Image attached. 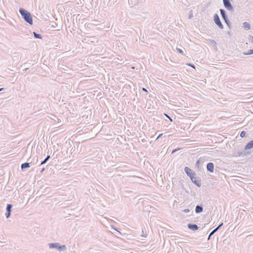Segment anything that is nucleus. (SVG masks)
Listing matches in <instances>:
<instances>
[{"instance_id":"obj_28","label":"nucleus","mask_w":253,"mask_h":253,"mask_svg":"<svg viewBox=\"0 0 253 253\" xmlns=\"http://www.w3.org/2000/svg\"><path fill=\"white\" fill-rule=\"evenodd\" d=\"M211 42L212 44H216V42L214 40H211Z\"/></svg>"},{"instance_id":"obj_33","label":"nucleus","mask_w":253,"mask_h":253,"mask_svg":"<svg viewBox=\"0 0 253 253\" xmlns=\"http://www.w3.org/2000/svg\"><path fill=\"white\" fill-rule=\"evenodd\" d=\"M44 170H45V168H42L41 169V170L40 172L42 173V172H43V171Z\"/></svg>"},{"instance_id":"obj_8","label":"nucleus","mask_w":253,"mask_h":253,"mask_svg":"<svg viewBox=\"0 0 253 253\" xmlns=\"http://www.w3.org/2000/svg\"><path fill=\"white\" fill-rule=\"evenodd\" d=\"M191 181H192L193 183H194L198 187H199L201 186V180L199 179V178L195 177V176L192 177V180H191Z\"/></svg>"},{"instance_id":"obj_16","label":"nucleus","mask_w":253,"mask_h":253,"mask_svg":"<svg viewBox=\"0 0 253 253\" xmlns=\"http://www.w3.org/2000/svg\"><path fill=\"white\" fill-rule=\"evenodd\" d=\"M34 34V37L36 39H42V36L41 34H38L36 32H34L33 33Z\"/></svg>"},{"instance_id":"obj_13","label":"nucleus","mask_w":253,"mask_h":253,"mask_svg":"<svg viewBox=\"0 0 253 253\" xmlns=\"http://www.w3.org/2000/svg\"><path fill=\"white\" fill-rule=\"evenodd\" d=\"M30 163L27 162L22 164L21 166V168L22 170H23L25 169L30 168Z\"/></svg>"},{"instance_id":"obj_3","label":"nucleus","mask_w":253,"mask_h":253,"mask_svg":"<svg viewBox=\"0 0 253 253\" xmlns=\"http://www.w3.org/2000/svg\"><path fill=\"white\" fill-rule=\"evenodd\" d=\"M49 247L50 249H57L59 251H64L66 250L65 245L60 246L59 243H50L49 244Z\"/></svg>"},{"instance_id":"obj_27","label":"nucleus","mask_w":253,"mask_h":253,"mask_svg":"<svg viewBox=\"0 0 253 253\" xmlns=\"http://www.w3.org/2000/svg\"><path fill=\"white\" fill-rule=\"evenodd\" d=\"M188 65L191 67L192 68H195V65L193 64L189 63Z\"/></svg>"},{"instance_id":"obj_6","label":"nucleus","mask_w":253,"mask_h":253,"mask_svg":"<svg viewBox=\"0 0 253 253\" xmlns=\"http://www.w3.org/2000/svg\"><path fill=\"white\" fill-rule=\"evenodd\" d=\"M224 7L228 10H233V6L231 4L230 0H223Z\"/></svg>"},{"instance_id":"obj_14","label":"nucleus","mask_w":253,"mask_h":253,"mask_svg":"<svg viewBox=\"0 0 253 253\" xmlns=\"http://www.w3.org/2000/svg\"><path fill=\"white\" fill-rule=\"evenodd\" d=\"M243 27L246 30H249L251 28L250 24L247 22H245L243 23Z\"/></svg>"},{"instance_id":"obj_1","label":"nucleus","mask_w":253,"mask_h":253,"mask_svg":"<svg viewBox=\"0 0 253 253\" xmlns=\"http://www.w3.org/2000/svg\"><path fill=\"white\" fill-rule=\"evenodd\" d=\"M19 11L24 20L30 25H32L33 23V18L31 13L27 10L23 8H20Z\"/></svg>"},{"instance_id":"obj_7","label":"nucleus","mask_w":253,"mask_h":253,"mask_svg":"<svg viewBox=\"0 0 253 253\" xmlns=\"http://www.w3.org/2000/svg\"><path fill=\"white\" fill-rule=\"evenodd\" d=\"M12 207V205L10 204H8L6 206L5 216L7 218L10 217L11 215Z\"/></svg>"},{"instance_id":"obj_15","label":"nucleus","mask_w":253,"mask_h":253,"mask_svg":"<svg viewBox=\"0 0 253 253\" xmlns=\"http://www.w3.org/2000/svg\"><path fill=\"white\" fill-rule=\"evenodd\" d=\"M50 156L49 155H47V157L44 159V160L41 162V164L39 166V167L45 164L47 161L50 159Z\"/></svg>"},{"instance_id":"obj_22","label":"nucleus","mask_w":253,"mask_h":253,"mask_svg":"<svg viewBox=\"0 0 253 253\" xmlns=\"http://www.w3.org/2000/svg\"><path fill=\"white\" fill-rule=\"evenodd\" d=\"M223 225V223H220L216 228H215L217 231Z\"/></svg>"},{"instance_id":"obj_11","label":"nucleus","mask_w":253,"mask_h":253,"mask_svg":"<svg viewBox=\"0 0 253 253\" xmlns=\"http://www.w3.org/2000/svg\"><path fill=\"white\" fill-rule=\"evenodd\" d=\"M203 211V207L202 205H197L195 208V212L196 213H200Z\"/></svg>"},{"instance_id":"obj_32","label":"nucleus","mask_w":253,"mask_h":253,"mask_svg":"<svg viewBox=\"0 0 253 253\" xmlns=\"http://www.w3.org/2000/svg\"><path fill=\"white\" fill-rule=\"evenodd\" d=\"M249 39L250 41L253 42V37L252 36H250V38H249Z\"/></svg>"},{"instance_id":"obj_30","label":"nucleus","mask_w":253,"mask_h":253,"mask_svg":"<svg viewBox=\"0 0 253 253\" xmlns=\"http://www.w3.org/2000/svg\"><path fill=\"white\" fill-rule=\"evenodd\" d=\"M177 51L179 52V53H183V51L181 49H179V48H177Z\"/></svg>"},{"instance_id":"obj_19","label":"nucleus","mask_w":253,"mask_h":253,"mask_svg":"<svg viewBox=\"0 0 253 253\" xmlns=\"http://www.w3.org/2000/svg\"><path fill=\"white\" fill-rule=\"evenodd\" d=\"M216 230H215V229L214 230H213L210 234V235H209V237H208V240H210V239L211 238V237L214 234V233L216 232Z\"/></svg>"},{"instance_id":"obj_29","label":"nucleus","mask_w":253,"mask_h":253,"mask_svg":"<svg viewBox=\"0 0 253 253\" xmlns=\"http://www.w3.org/2000/svg\"><path fill=\"white\" fill-rule=\"evenodd\" d=\"M224 21L225 23H228L230 21L228 19V18L226 19L225 20H224Z\"/></svg>"},{"instance_id":"obj_12","label":"nucleus","mask_w":253,"mask_h":253,"mask_svg":"<svg viewBox=\"0 0 253 253\" xmlns=\"http://www.w3.org/2000/svg\"><path fill=\"white\" fill-rule=\"evenodd\" d=\"M219 10H220L221 16L222 19H223V20L228 18V16L226 13L224 9H220Z\"/></svg>"},{"instance_id":"obj_4","label":"nucleus","mask_w":253,"mask_h":253,"mask_svg":"<svg viewBox=\"0 0 253 253\" xmlns=\"http://www.w3.org/2000/svg\"><path fill=\"white\" fill-rule=\"evenodd\" d=\"M213 21L215 23V24L218 26V27L221 29H223L224 27H223V24H222L220 20V18H219V16L217 14H214V15H213Z\"/></svg>"},{"instance_id":"obj_31","label":"nucleus","mask_w":253,"mask_h":253,"mask_svg":"<svg viewBox=\"0 0 253 253\" xmlns=\"http://www.w3.org/2000/svg\"><path fill=\"white\" fill-rule=\"evenodd\" d=\"M163 135V133H161L157 137V138H156V140L158 139L160 137H161Z\"/></svg>"},{"instance_id":"obj_21","label":"nucleus","mask_w":253,"mask_h":253,"mask_svg":"<svg viewBox=\"0 0 253 253\" xmlns=\"http://www.w3.org/2000/svg\"><path fill=\"white\" fill-rule=\"evenodd\" d=\"M246 132L245 131H242L241 133H240V136L242 137V138H243L246 135Z\"/></svg>"},{"instance_id":"obj_18","label":"nucleus","mask_w":253,"mask_h":253,"mask_svg":"<svg viewBox=\"0 0 253 253\" xmlns=\"http://www.w3.org/2000/svg\"><path fill=\"white\" fill-rule=\"evenodd\" d=\"M203 160H204L203 159H202V158H200L196 162V166L197 167H199V165L200 164V162L201 161H203Z\"/></svg>"},{"instance_id":"obj_24","label":"nucleus","mask_w":253,"mask_h":253,"mask_svg":"<svg viewBox=\"0 0 253 253\" xmlns=\"http://www.w3.org/2000/svg\"><path fill=\"white\" fill-rule=\"evenodd\" d=\"M226 24L229 29L231 28V24L230 21L228 23H226Z\"/></svg>"},{"instance_id":"obj_26","label":"nucleus","mask_w":253,"mask_h":253,"mask_svg":"<svg viewBox=\"0 0 253 253\" xmlns=\"http://www.w3.org/2000/svg\"><path fill=\"white\" fill-rule=\"evenodd\" d=\"M189 210L188 209H185L184 210H183V212H185V213H188L189 212Z\"/></svg>"},{"instance_id":"obj_35","label":"nucleus","mask_w":253,"mask_h":253,"mask_svg":"<svg viewBox=\"0 0 253 253\" xmlns=\"http://www.w3.org/2000/svg\"><path fill=\"white\" fill-rule=\"evenodd\" d=\"M5 89V88H0V91H2V90H4Z\"/></svg>"},{"instance_id":"obj_9","label":"nucleus","mask_w":253,"mask_h":253,"mask_svg":"<svg viewBox=\"0 0 253 253\" xmlns=\"http://www.w3.org/2000/svg\"><path fill=\"white\" fill-rule=\"evenodd\" d=\"M207 170L210 172H213L214 171V164L213 163L210 162L207 164Z\"/></svg>"},{"instance_id":"obj_2","label":"nucleus","mask_w":253,"mask_h":253,"mask_svg":"<svg viewBox=\"0 0 253 253\" xmlns=\"http://www.w3.org/2000/svg\"><path fill=\"white\" fill-rule=\"evenodd\" d=\"M252 148H253V139L249 141L247 144L246 145L245 147V150H243L242 151L239 152L238 153V155L239 156H245L247 155L250 154V153L249 152H246L245 150L251 149Z\"/></svg>"},{"instance_id":"obj_10","label":"nucleus","mask_w":253,"mask_h":253,"mask_svg":"<svg viewBox=\"0 0 253 253\" xmlns=\"http://www.w3.org/2000/svg\"><path fill=\"white\" fill-rule=\"evenodd\" d=\"M187 227L192 231H196L199 229L198 225L195 224L189 223L187 225Z\"/></svg>"},{"instance_id":"obj_20","label":"nucleus","mask_w":253,"mask_h":253,"mask_svg":"<svg viewBox=\"0 0 253 253\" xmlns=\"http://www.w3.org/2000/svg\"><path fill=\"white\" fill-rule=\"evenodd\" d=\"M188 15H189L188 18L189 19H192L193 17V11L192 10H190L189 11Z\"/></svg>"},{"instance_id":"obj_25","label":"nucleus","mask_w":253,"mask_h":253,"mask_svg":"<svg viewBox=\"0 0 253 253\" xmlns=\"http://www.w3.org/2000/svg\"><path fill=\"white\" fill-rule=\"evenodd\" d=\"M165 115L169 120L170 122H172V119L167 114H165Z\"/></svg>"},{"instance_id":"obj_17","label":"nucleus","mask_w":253,"mask_h":253,"mask_svg":"<svg viewBox=\"0 0 253 253\" xmlns=\"http://www.w3.org/2000/svg\"><path fill=\"white\" fill-rule=\"evenodd\" d=\"M253 54V53L252 52V49H250L247 52H243V54L244 55H251V54Z\"/></svg>"},{"instance_id":"obj_36","label":"nucleus","mask_w":253,"mask_h":253,"mask_svg":"<svg viewBox=\"0 0 253 253\" xmlns=\"http://www.w3.org/2000/svg\"><path fill=\"white\" fill-rule=\"evenodd\" d=\"M175 151H176V150H173V151H172V153H174V152H175Z\"/></svg>"},{"instance_id":"obj_34","label":"nucleus","mask_w":253,"mask_h":253,"mask_svg":"<svg viewBox=\"0 0 253 253\" xmlns=\"http://www.w3.org/2000/svg\"><path fill=\"white\" fill-rule=\"evenodd\" d=\"M142 90L145 91V92H147V90L146 88H142Z\"/></svg>"},{"instance_id":"obj_5","label":"nucleus","mask_w":253,"mask_h":253,"mask_svg":"<svg viewBox=\"0 0 253 253\" xmlns=\"http://www.w3.org/2000/svg\"><path fill=\"white\" fill-rule=\"evenodd\" d=\"M184 171L188 176L190 178L191 180H192V177L195 176L196 175L195 172H193L189 168L187 167L184 168Z\"/></svg>"},{"instance_id":"obj_23","label":"nucleus","mask_w":253,"mask_h":253,"mask_svg":"<svg viewBox=\"0 0 253 253\" xmlns=\"http://www.w3.org/2000/svg\"><path fill=\"white\" fill-rule=\"evenodd\" d=\"M226 24L229 29L231 28V24L230 21L228 23H226Z\"/></svg>"}]
</instances>
